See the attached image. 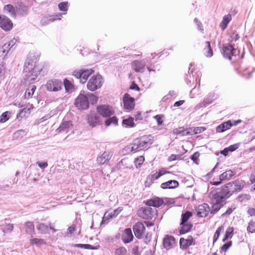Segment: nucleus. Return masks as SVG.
I'll list each match as a JSON object with an SVG mask.
<instances>
[{"label":"nucleus","mask_w":255,"mask_h":255,"mask_svg":"<svg viewBox=\"0 0 255 255\" xmlns=\"http://www.w3.org/2000/svg\"><path fill=\"white\" fill-rule=\"evenodd\" d=\"M227 199L222 193L219 191L214 195V201L223 204L224 201Z\"/></svg>","instance_id":"35"},{"label":"nucleus","mask_w":255,"mask_h":255,"mask_svg":"<svg viewBox=\"0 0 255 255\" xmlns=\"http://www.w3.org/2000/svg\"><path fill=\"white\" fill-rule=\"evenodd\" d=\"M10 113L9 112H5L2 114L0 118V123H4L9 119Z\"/></svg>","instance_id":"54"},{"label":"nucleus","mask_w":255,"mask_h":255,"mask_svg":"<svg viewBox=\"0 0 255 255\" xmlns=\"http://www.w3.org/2000/svg\"><path fill=\"white\" fill-rule=\"evenodd\" d=\"M233 126L232 123L230 120L224 122L219 125L216 128L217 132H223L228 129H229Z\"/></svg>","instance_id":"32"},{"label":"nucleus","mask_w":255,"mask_h":255,"mask_svg":"<svg viewBox=\"0 0 255 255\" xmlns=\"http://www.w3.org/2000/svg\"><path fill=\"white\" fill-rule=\"evenodd\" d=\"M97 112L104 117H110L115 111L112 107L108 105H101L97 107Z\"/></svg>","instance_id":"7"},{"label":"nucleus","mask_w":255,"mask_h":255,"mask_svg":"<svg viewBox=\"0 0 255 255\" xmlns=\"http://www.w3.org/2000/svg\"><path fill=\"white\" fill-rule=\"evenodd\" d=\"M33 107L32 105L27 106L23 108L20 112L17 115L16 119L18 121H21L23 118L28 117L33 110Z\"/></svg>","instance_id":"17"},{"label":"nucleus","mask_w":255,"mask_h":255,"mask_svg":"<svg viewBox=\"0 0 255 255\" xmlns=\"http://www.w3.org/2000/svg\"><path fill=\"white\" fill-rule=\"evenodd\" d=\"M223 54L224 57L231 60V56H236L239 54V51L234 48L232 45L229 44L223 46Z\"/></svg>","instance_id":"8"},{"label":"nucleus","mask_w":255,"mask_h":255,"mask_svg":"<svg viewBox=\"0 0 255 255\" xmlns=\"http://www.w3.org/2000/svg\"><path fill=\"white\" fill-rule=\"evenodd\" d=\"M0 27L5 31H10L13 27V23L6 16L0 15Z\"/></svg>","instance_id":"9"},{"label":"nucleus","mask_w":255,"mask_h":255,"mask_svg":"<svg viewBox=\"0 0 255 255\" xmlns=\"http://www.w3.org/2000/svg\"><path fill=\"white\" fill-rule=\"evenodd\" d=\"M113 154L109 151H105L101 155L99 156L97 159L98 163L100 165L104 164L106 161L109 160Z\"/></svg>","instance_id":"26"},{"label":"nucleus","mask_w":255,"mask_h":255,"mask_svg":"<svg viewBox=\"0 0 255 255\" xmlns=\"http://www.w3.org/2000/svg\"><path fill=\"white\" fill-rule=\"evenodd\" d=\"M62 86L61 81L56 79L49 80L46 85L47 89L50 91H58L61 90Z\"/></svg>","instance_id":"13"},{"label":"nucleus","mask_w":255,"mask_h":255,"mask_svg":"<svg viewBox=\"0 0 255 255\" xmlns=\"http://www.w3.org/2000/svg\"><path fill=\"white\" fill-rule=\"evenodd\" d=\"M247 230L249 232L254 233L255 232V222L251 221L249 223V226L247 228Z\"/></svg>","instance_id":"55"},{"label":"nucleus","mask_w":255,"mask_h":255,"mask_svg":"<svg viewBox=\"0 0 255 255\" xmlns=\"http://www.w3.org/2000/svg\"><path fill=\"white\" fill-rule=\"evenodd\" d=\"M122 124L126 128H132L135 126L133 119L131 117L123 120Z\"/></svg>","instance_id":"41"},{"label":"nucleus","mask_w":255,"mask_h":255,"mask_svg":"<svg viewBox=\"0 0 255 255\" xmlns=\"http://www.w3.org/2000/svg\"><path fill=\"white\" fill-rule=\"evenodd\" d=\"M194 242V239L191 236H188L186 239L181 238L179 240L180 248L183 250H186L189 247L195 245Z\"/></svg>","instance_id":"14"},{"label":"nucleus","mask_w":255,"mask_h":255,"mask_svg":"<svg viewBox=\"0 0 255 255\" xmlns=\"http://www.w3.org/2000/svg\"><path fill=\"white\" fill-rule=\"evenodd\" d=\"M129 89L131 90H136L137 91H139L140 90L139 86L134 82H132V84L130 86Z\"/></svg>","instance_id":"64"},{"label":"nucleus","mask_w":255,"mask_h":255,"mask_svg":"<svg viewBox=\"0 0 255 255\" xmlns=\"http://www.w3.org/2000/svg\"><path fill=\"white\" fill-rule=\"evenodd\" d=\"M118 120L117 117H113L107 119L105 123L107 127L110 126L112 124L116 125L118 124Z\"/></svg>","instance_id":"50"},{"label":"nucleus","mask_w":255,"mask_h":255,"mask_svg":"<svg viewBox=\"0 0 255 255\" xmlns=\"http://www.w3.org/2000/svg\"><path fill=\"white\" fill-rule=\"evenodd\" d=\"M145 63L142 60H134L131 63V67L136 72H143Z\"/></svg>","instance_id":"20"},{"label":"nucleus","mask_w":255,"mask_h":255,"mask_svg":"<svg viewBox=\"0 0 255 255\" xmlns=\"http://www.w3.org/2000/svg\"><path fill=\"white\" fill-rule=\"evenodd\" d=\"M15 11L16 15L23 16L27 13L28 8L22 2H17L16 5Z\"/></svg>","instance_id":"25"},{"label":"nucleus","mask_w":255,"mask_h":255,"mask_svg":"<svg viewBox=\"0 0 255 255\" xmlns=\"http://www.w3.org/2000/svg\"><path fill=\"white\" fill-rule=\"evenodd\" d=\"M94 72V71L92 69H81L78 71H75L73 72V75L77 78L79 79L80 82L82 83H85L88 77Z\"/></svg>","instance_id":"5"},{"label":"nucleus","mask_w":255,"mask_h":255,"mask_svg":"<svg viewBox=\"0 0 255 255\" xmlns=\"http://www.w3.org/2000/svg\"><path fill=\"white\" fill-rule=\"evenodd\" d=\"M224 230V227L223 225L217 228V229L216 230V231L214 234V235L213 243H214L215 242H216L217 241V240L218 239L219 237L220 236L221 233L223 232Z\"/></svg>","instance_id":"46"},{"label":"nucleus","mask_w":255,"mask_h":255,"mask_svg":"<svg viewBox=\"0 0 255 255\" xmlns=\"http://www.w3.org/2000/svg\"><path fill=\"white\" fill-rule=\"evenodd\" d=\"M13 229V225L12 224H7L4 227V231L7 232H11Z\"/></svg>","instance_id":"63"},{"label":"nucleus","mask_w":255,"mask_h":255,"mask_svg":"<svg viewBox=\"0 0 255 255\" xmlns=\"http://www.w3.org/2000/svg\"><path fill=\"white\" fill-rule=\"evenodd\" d=\"M195 134V131L194 128H190L186 129L185 133L183 134V136Z\"/></svg>","instance_id":"62"},{"label":"nucleus","mask_w":255,"mask_h":255,"mask_svg":"<svg viewBox=\"0 0 255 255\" xmlns=\"http://www.w3.org/2000/svg\"><path fill=\"white\" fill-rule=\"evenodd\" d=\"M123 210L122 207H119L111 213H105L102 220V223H105L109 220L116 217Z\"/></svg>","instance_id":"22"},{"label":"nucleus","mask_w":255,"mask_h":255,"mask_svg":"<svg viewBox=\"0 0 255 255\" xmlns=\"http://www.w3.org/2000/svg\"><path fill=\"white\" fill-rule=\"evenodd\" d=\"M232 242L229 241L227 243L225 244L221 247V250L223 251L226 252L228 249L232 246Z\"/></svg>","instance_id":"61"},{"label":"nucleus","mask_w":255,"mask_h":255,"mask_svg":"<svg viewBox=\"0 0 255 255\" xmlns=\"http://www.w3.org/2000/svg\"><path fill=\"white\" fill-rule=\"evenodd\" d=\"M154 141L153 137L150 135H144L135 139L131 146V151L136 152L148 148Z\"/></svg>","instance_id":"2"},{"label":"nucleus","mask_w":255,"mask_h":255,"mask_svg":"<svg viewBox=\"0 0 255 255\" xmlns=\"http://www.w3.org/2000/svg\"><path fill=\"white\" fill-rule=\"evenodd\" d=\"M202 53L207 57H211L213 55V51L211 47L210 42L206 41L203 47Z\"/></svg>","instance_id":"33"},{"label":"nucleus","mask_w":255,"mask_h":255,"mask_svg":"<svg viewBox=\"0 0 255 255\" xmlns=\"http://www.w3.org/2000/svg\"><path fill=\"white\" fill-rule=\"evenodd\" d=\"M88 101L89 100L90 103L92 104H96L98 101V97L93 94H90L87 96Z\"/></svg>","instance_id":"52"},{"label":"nucleus","mask_w":255,"mask_h":255,"mask_svg":"<svg viewBox=\"0 0 255 255\" xmlns=\"http://www.w3.org/2000/svg\"><path fill=\"white\" fill-rule=\"evenodd\" d=\"M223 204H221L215 201H214V203L212 206V209L211 210V213L214 214L217 213L222 207Z\"/></svg>","instance_id":"44"},{"label":"nucleus","mask_w":255,"mask_h":255,"mask_svg":"<svg viewBox=\"0 0 255 255\" xmlns=\"http://www.w3.org/2000/svg\"><path fill=\"white\" fill-rule=\"evenodd\" d=\"M234 172H233L232 170H227L220 175V181H212L211 182V184L216 186L219 185L221 184L223 181L230 180L234 175Z\"/></svg>","instance_id":"15"},{"label":"nucleus","mask_w":255,"mask_h":255,"mask_svg":"<svg viewBox=\"0 0 255 255\" xmlns=\"http://www.w3.org/2000/svg\"><path fill=\"white\" fill-rule=\"evenodd\" d=\"M115 255H128L127 249L124 247H120L115 250Z\"/></svg>","instance_id":"47"},{"label":"nucleus","mask_w":255,"mask_h":255,"mask_svg":"<svg viewBox=\"0 0 255 255\" xmlns=\"http://www.w3.org/2000/svg\"><path fill=\"white\" fill-rule=\"evenodd\" d=\"M179 182L175 180H169L167 182L162 183L160 187L163 189H174L179 186Z\"/></svg>","instance_id":"28"},{"label":"nucleus","mask_w":255,"mask_h":255,"mask_svg":"<svg viewBox=\"0 0 255 255\" xmlns=\"http://www.w3.org/2000/svg\"><path fill=\"white\" fill-rule=\"evenodd\" d=\"M12 44L11 42L4 44L1 47H0V56H5L11 48Z\"/></svg>","instance_id":"34"},{"label":"nucleus","mask_w":255,"mask_h":255,"mask_svg":"<svg viewBox=\"0 0 255 255\" xmlns=\"http://www.w3.org/2000/svg\"><path fill=\"white\" fill-rule=\"evenodd\" d=\"M73 128V124L71 121H66L61 123L59 127L57 128L59 132L67 133Z\"/></svg>","instance_id":"24"},{"label":"nucleus","mask_w":255,"mask_h":255,"mask_svg":"<svg viewBox=\"0 0 255 255\" xmlns=\"http://www.w3.org/2000/svg\"><path fill=\"white\" fill-rule=\"evenodd\" d=\"M104 83V80L100 75H93L88 81L87 87L91 91L100 89Z\"/></svg>","instance_id":"4"},{"label":"nucleus","mask_w":255,"mask_h":255,"mask_svg":"<svg viewBox=\"0 0 255 255\" xmlns=\"http://www.w3.org/2000/svg\"><path fill=\"white\" fill-rule=\"evenodd\" d=\"M123 102L124 109L128 110H132L135 106L134 99L128 93H126L123 97Z\"/></svg>","instance_id":"10"},{"label":"nucleus","mask_w":255,"mask_h":255,"mask_svg":"<svg viewBox=\"0 0 255 255\" xmlns=\"http://www.w3.org/2000/svg\"><path fill=\"white\" fill-rule=\"evenodd\" d=\"M74 104L79 110H85L89 107L88 97L80 93L76 99Z\"/></svg>","instance_id":"6"},{"label":"nucleus","mask_w":255,"mask_h":255,"mask_svg":"<svg viewBox=\"0 0 255 255\" xmlns=\"http://www.w3.org/2000/svg\"><path fill=\"white\" fill-rule=\"evenodd\" d=\"M36 87L35 85H32L30 86L25 91L24 94V97L26 99H30L32 98Z\"/></svg>","instance_id":"38"},{"label":"nucleus","mask_w":255,"mask_h":255,"mask_svg":"<svg viewBox=\"0 0 255 255\" xmlns=\"http://www.w3.org/2000/svg\"><path fill=\"white\" fill-rule=\"evenodd\" d=\"M220 191L227 198L230 197L234 193L232 188V185L229 183L223 186Z\"/></svg>","instance_id":"29"},{"label":"nucleus","mask_w":255,"mask_h":255,"mask_svg":"<svg viewBox=\"0 0 255 255\" xmlns=\"http://www.w3.org/2000/svg\"><path fill=\"white\" fill-rule=\"evenodd\" d=\"M180 229L179 231L180 235H183L190 232L193 227V224L190 222L184 223V224L180 223Z\"/></svg>","instance_id":"30"},{"label":"nucleus","mask_w":255,"mask_h":255,"mask_svg":"<svg viewBox=\"0 0 255 255\" xmlns=\"http://www.w3.org/2000/svg\"><path fill=\"white\" fill-rule=\"evenodd\" d=\"M176 244V241L174 237L170 235H166L163 239V245L164 247L169 250L172 248Z\"/></svg>","instance_id":"18"},{"label":"nucleus","mask_w":255,"mask_h":255,"mask_svg":"<svg viewBox=\"0 0 255 255\" xmlns=\"http://www.w3.org/2000/svg\"><path fill=\"white\" fill-rule=\"evenodd\" d=\"M88 122L92 127H96L100 122L99 117L96 114L91 113L88 116Z\"/></svg>","instance_id":"31"},{"label":"nucleus","mask_w":255,"mask_h":255,"mask_svg":"<svg viewBox=\"0 0 255 255\" xmlns=\"http://www.w3.org/2000/svg\"><path fill=\"white\" fill-rule=\"evenodd\" d=\"M65 90L67 92L72 93L75 90L74 85L68 79H65L63 82Z\"/></svg>","instance_id":"37"},{"label":"nucleus","mask_w":255,"mask_h":255,"mask_svg":"<svg viewBox=\"0 0 255 255\" xmlns=\"http://www.w3.org/2000/svg\"><path fill=\"white\" fill-rule=\"evenodd\" d=\"M232 185V188L234 193L240 191L245 186V182L243 180H236L229 182Z\"/></svg>","instance_id":"27"},{"label":"nucleus","mask_w":255,"mask_h":255,"mask_svg":"<svg viewBox=\"0 0 255 255\" xmlns=\"http://www.w3.org/2000/svg\"><path fill=\"white\" fill-rule=\"evenodd\" d=\"M157 210L152 209L149 206L143 207L137 210V214L138 217L143 219L150 220L157 216Z\"/></svg>","instance_id":"3"},{"label":"nucleus","mask_w":255,"mask_h":255,"mask_svg":"<svg viewBox=\"0 0 255 255\" xmlns=\"http://www.w3.org/2000/svg\"><path fill=\"white\" fill-rule=\"evenodd\" d=\"M36 58H27L25 62L24 71L30 80H34L43 70L42 66L35 65Z\"/></svg>","instance_id":"1"},{"label":"nucleus","mask_w":255,"mask_h":255,"mask_svg":"<svg viewBox=\"0 0 255 255\" xmlns=\"http://www.w3.org/2000/svg\"><path fill=\"white\" fill-rule=\"evenodd\" d=\"M145 204L148 206H153L155 207H159L164 203L163 199L159 197H153L147 200L145 202Z\"/></svg>","instance_id":"21"},{"label":"nucleus","mask_w":255,"mask_h":255,"mask_svg":"<svg viewBox=\"0 0 255 255\" xmlns=\"http://www.w3.org/2000/svg\"><path fill=\"white\" fill-rule=\"evenodd\" d=\"M210 210V207L207 204H202L196 209L197 216L199 217H205L208 215Z\"/></svg>","instance_id":"16"},{"label":"nucleus","mask_w":255,"mask_h":255,"mask_svg":"<svg viewBox=\"0 0 255 255\" xmlns=\"http://www.w3.org/2000/svg\"><path fill=\"white\" fill-rule=\"evenodd\" d=\"M30 243L31 245H35L36 246L45 244V242L43 239L39 238H32L30 240Z\"/></svg>","instance_id":"48"},{"label":"nucleus","mask_w":255,"mask_h":255,"mask_svg":"<svg viewBox=\"0 0 255 255\" xmlns=\"http://www.w3.org/2000/svg\"><path fill=\"white\" fill-rule=\"evenodd\" d=\"M25 232L27 234H32L34 233V226L32 222L28 221L25 224Z\"/></svg>","instance_id":"39"},{"label":"nucleus","mask_w":255,"mask_h":255,"mask_svg":"<svg viewBox=\"0 0 255 255\" xmlns=\"http://www.w3.org/2000/svg\"><path fill=\"white\" fill-rule=\"evenodd\" d=\"M232 16L230 14H228L224 16L223 20L220 23V27L223 30H225L226 28L228 23L230 22Z\"/></svg>","instance_id":"36"},{"label":"nucleus","mask_w":255,"mask_h":255,"mask_svg":"<svg viewBox=\"0 0 255 255\" xmlns=\"http://www.w3.org/2000/svg\"><path fill=\"white\" fill-rule=\"evenodd\" d=\"M75 248H80L86 250H97V248L90 244H76L72 246Z\"/></svg>","instance_id":"45"},{"label":"nucleus","mask_w":255,"mask_h":255,"mask_svg":"<svg viewBox=\"0 0 255 255\" xmlns=\"http://www.w3.org/2000/svg\"><path fill=\"white\" fill-rule=\"evenodd\" d=\"M164 116L161 115H157L154 116V118L156 120V122L159 125H161L162 124L163 121V118Z\"/></svg>","instance_id":"60"},{"label":"nucleus","mask_w":255,"mask_h":255,"mask_svg":"<svg viewBox=\"0 0 255 255\" xmlns=\"http://www.w3.org/2000/svg\"><path fill=\"white\" fill-rule=\"evenodd\" d=\"M133 231L135 236L137 239H140L143 238L145 234V227L142 222H138L133 225Z\"/></svg>","instance_id":"12"},{"label":"nucleus","mask_w":255,"mask_h":255,"mask_svg":"<svg viewBox=\"0 0 255 255\" xmlns=\"http://www.w3.org/2000/svg\"><path fill=\"white\" fill-rule=\"evenodd\" d=\"M67 6H68L67 2H60L58 4L59 8L60 9V10H62V11H66L67 9Z\"/></svg>","instance_id":"59"},{"label":"nucleus","mask_w":255,"mask_h":255,"mask_svg":"<svg viewBox=\"0 0 255 255\" xmlns=\"http://www.w3.org/2000/svg\"><path fill=\"white\" fill-rule=\"evenodd\" d=\"M37 229L41 234L48 233L49 230H51L53 233H55L57 231L55 227L54 224L51 222H49L47 225L44 223H39L37 226Z\"/></svg>","instance_id":"11"},{"label":"nucleus","mask_w":255,"mask_h":255,"mask_svg":"<svg viewBox=\"0 0 255 255\" xmlns=\"http://www.w3.org/2000/svg\"><path fill=\"white\" fill-rule=\"evenodd\" d=\"M234 229L233 227H229L226 231L223 241L225 242L229 239H231L234 235Z\"/></svg>","instance_id":"42"},{"label":"nucleus","mask_w":255,"mask_h":255,"mask_svg":"<svg viewBox=\"0 0 255 255\" xmlns=\"http://www.w3.org/2000/svg\"><path fill=\"white\" fill-rule=\"evenodd\" d=\"M193 216L192 213L190 211H186L181 215V221L180 223L184 224V223L189 222V219Z\"/></svg>","instance_id":"43"},{"label":"nucleus","mask_w":255,"mask_h":255,"mask_svg":"<svg viewBox=\"0 0 255 255\" xmlns=\"http://www.w3.org/2000/svg\"><path fill=\"white\" fill-rule=\"evenodd\" d=\"M181 156L178 154H172L168 158V161L171 162L176 160H180Z\"/></svg>","instance_id":"57"},{"label":"nucleus","mask_w":255,"mask_h":255,"mask_svg":"<svg viewBox=\"0 0 255 255\" xmlns=\"http://www.w3.org/2000/svg\"><path fill=\"white\" fill-rule=\"evenodd\" d=\"M186 129L184 127H179L173 130L172 133L174 135L181 134L185 133Z\"/></svg>","instance_id":"51"},{"label":"nucleus","mask_w":255,"mask_h":255,"mask_svg":"<svg viewBox=\"0 0 255 255\" xmlns=\"http://www.w3.org/2000/svg\"><path fill=\"white\" fill-rule=\"evenodd\" d=\"M144 160V156L141 155L136 158L134 160V163L136 167H140L143 163Z\"/></svg>","instance_id":"49"},{"label":"nucleus","mask_w":255,"mask_h":255,"mask_svg":"<svg viewBox=\"0 0 255 255\" xmlns=\"http://www.w3.org/2000/svg\"><path fill=\"white\" fill-rule=\"evenodd\" d=\"M133 236L130 228L125 229L122 235V240L125 244L129 243L132 241Z\"/></svg>","instance_id":"19"},{"label":"nucleus","mask_w":255,"mask_h":255,"mask_svg":"<svg viewBox=\"0 0 255 255\" xmlns=\"http://www.w3.org/2000/svg\"><path fill=\"white\" fill-rule=\"evenodd\" d=\"M76 227V226L75 224H73L71 226H70V227H69L67 229V235L68 236L71 235L75 231Z\"/></svg>","instance_id":"58"},{"label":"nucleus","mask_w":255,"mask_h":255,"mask_svg":"<svg viewBox=\"0 0 255 255\" xmlns=\"http://www.w3.org/2000/svg\"><path fill=\"white\" fill-rule=\"evenodd\" d=\"M251 196L249 194H243L238 196V200L240 202H244L248 201L250 199Z\"/></svg>","instance_id":"53"},{"label":"nucleus","mask_w":255,"mask_h":255,"mask_svg":"<svg viewBox=\"0 0 255 255\" xmlns=\"http://www.w3.org/2000/svg\"><path fill=\"white\" fill-rule=\"evenodd\" d=\"M15 9L16 8H15V7L10 4H6L3 7V10L10 13L13 17H15L16 16Z\"/></svg>","instance_id":"40"},{"label":"nucleus","mask_w":255,"mask_h":255,"mask_svg":"<svg viewBox=\"0 0 255 255\" xmlns=\"http://www.w3.org/2000/svg\"><path fill=\"white\" fill-rule=\"evenodd\" d=\"M171 173V172L170 171L166 170L164 168H162L159 169L158 171H156L154 173L149 175L147 179L150 178L151 180H156L164 175Z\"/></svg>","instance_id":"23"},{"label":"nucleus","mask_w":255,"mask_h":255,"mask_svg":"<svg viewBox=\"0 0 255 255\" xmlns=\"http://www.w3.org/2000/svg\"><path fill=\"white\" fill-rule=\"evenodd\" d=\"M199 156L200 153L198 151H196L191 156V159L194 163L198 164Z\"/></svg>","instance_id":"56"}]
</instances>
